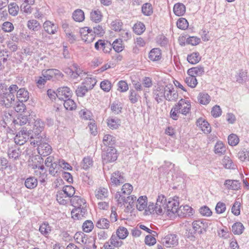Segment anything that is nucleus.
Returning <instances> with one entry per match:
<instances>
[{
  "label": "nucleus",
  "instance_id": "1",
  "mask_svg": "<svg viewBox=\"0 0 249 249\" xmlns=\"http://www.w3.org/2000/svg\"><path fill=\"white\" fill-rule=\"evenodd\" d=\"M47 141L46 135H43L40 138H35V140H30V144L35 147L37 146L38 153L43 157L48 156L52 151V147Z\"/></svg>",
  "mask_w": 249,
  "mask_h": 249
},
{
  "label": "nucleus",
  "instance_id": "2",
  "mask_svg": "<svg viewBox=\"0 0 249 249\" xmlns=\"http://www.w3.org/2000/svg\"><path fill=\"white\" fill-rule=\"evenodd\" d=\"M45 123L40 119L37 118L35 120L32 131L34 134L31 136L30 140H35V138H41L43 135H46L43 132L45 127Z\"/></svg>",
  "mask_w": 249,
  "mask_h": 249
},
{
  "label": "nucleus",
  "instance_id": "3",
  "mask_svg": "<svg viewBox=\"0 0 249 249\" xmlns=\"http://www.w3.org/2000/svg\"><path fill=\"white\" fill-rule=\"evenodd\" d=\"M118 155L116 149L113 146L107 147L102 154V159L105 163L113 162L117 159Z\"/></svg>",
  "mask_w": 249,
  "mask_h": 249
},
{
  "label": "nucleus",
  "instance_id": "4",
  "mask_svg": "<svg viewBox=\"0 0 249 249\" xmlns=\"http://www.w3.org/2000/svg\"><path fill=\"white\" fill-rule=\"evenodd\" d=\"M178 97V92L175 90L173 86L168 84L165 86L164 99L169 102H176Z\"/></svg>",
  "mask_w": 249,
  "mask_h": 249
},
{
  "label": "nucleus",
  "instance_id": "5",
  "mask_svg": "<svg viewBox=\"0 0 249 249\" xmlns=\"http://www.w3.org/2000/svg\"><path fill=\"white\" fill-rule=\"evenodd\" d=\"M178 239L176 234H168L161 239L164 246L167 248L174 247L178 244Z\"/></svg>",
  "mask_w": 249,
  "mask_h": 249
},
{
  "label": "nucleus",
  "instance_id": "6",
  "mask_svg": "<svg viewBox=\"0 0 249 249\" xmlns=\"http://www.w3.org/2000/svg\"><path fill=\"white\" fill-rule=\"evenodd\" d=\"M176 105L181 114L186 115L190 113L191 106L189 101L181 99Z\"/></svg>",
  "mask_w": 249,
  "mask_h": 249
},
{
  "label": "nucleus",
  "instance_id": "7",
  "mask_svg": "<svg viewBox=\"0 0 249 249\" xmlns=\"http://www.w3.org/2000/svg\"><path fill=\"white\" fill-rule=\"evenodd\" d=\"M72 91L70 88L67 87H63L59 88L57 89L56 96L61 100L65 101L68 98H70L72 96Z\"/></svg>",
  "mask_w": 249,
  "mask_h": 249
},
{
  "label": "nucleus",
  "instance_id": "8",
  "mask_svg": "<svg viewBox=\"0 0 249 249\" xmlns=\"http://www.w3.org/2000/svg\"><path fill=\"white\" fill-rule=\"evenodd\" d=\"M1 96V99L0 100V105L6 108L11 107L15 100L14 94H8L6 92L5 94Z\"/></svg>",
  "mask_w": 249,
  "mask_h": 249
},
{
  "label": "nucleus",
  "instance_id": "9",
  "mask_svg": "<svg viewBox=\"0 0 249 249\" xmlns=\"http://www.w3.org/2000/svg\"><path fill=\"white\" fill-rule=\"evenodd\" d=\"M21 153L20 148L16 144L8 146L7 154L10 159L14 160L19 159Z\"/></svg>",
  "mask_w": 249,
  "mask_h": 249
},
{
  "label": "nucleus",
  "instance_id": "10",
  "mask_svg": "<svg viewBox=\"0 0 249 249\" xmlns=\"http://www.w3.org/2000/svg\"><path fill=\"white\" fill-rule=\"evenodd\" d=\"M193 230L196 233L200 234L206 231L208 227V224L204 220H196L192 223Z\"/></svg>",
  "mask_w": 249,
  "mask_h": 249
},
{
  "label": "nucleus",
  "instance_id": "11",
  "mask_svg": "<svg viewBox=\"0 0 249 249\" xmlns=\"http://www.w3.org/2000/svg\"><path fill=\"white\" fill-rule=\"evenodd\" d=\"M153 96L158 104L161 103L164 99L165 86H158L153 91Z\"/></svg>",
  "mask_w": 249,
  "mask_h": 249
},
{
  "label": "nucleus",
  "instance_id": "12",
  "mask_svg": "<svg viewBox=\"0 0 249 249\" xmlns=\"http://www.w3.org/2000/svg\"><path fill=\"white\" fill-rule=\"evenodd\" d=\"M125 181L123 174L119 171L114 172L111 177V183L112 185L118 186L124 183Z\"/></svg>",
  "mask_w": 249,
  "mask_h": 249
},
{
  "label": "nucleus",
  "instance_id": "13",
  "mask_svg": "<svg viewBox=\"0 0 249 249\" xmlns=\"http://www.w3.org/2000/svg\"><path fill=\"white\" fill-rule=\"evenodd\" d=\"M115 198L117 199L118 203L124 204L128 203L130 206H132L135 201H136L137 197L134 196H125L124 195L121 196L119 194H116Z\"/></svg>",
  "mask_w": 249,
  "mask_h": 249
},
{
  "label": "nucleus",
  "instance_id": "14",
  "mask_svg": "<svg viewBox=\"0 0 249 249\" xmlns=\"http://www.w3.org/2000/svg\"><path fill=\"white\" fill-rule=\"evenodd\" d=\"M71 217L74 220L81 219L86 217L87 214V208H74L71 212Z\"/></svg>",
  "mask_w": 249,
  "mask_h": 249
},
{
  "label": "nucleus",
  "instance_id": "15",
  "mask_svg": "<svg viewBox=\"0 0 249 249\" xmlns=\"http://www.w3.org/2000/svg\"><path fill=\"white\" fill-rule=\"evenodd\" d=\"M179 207V202L174 199L168 201L166 204L165 211L167 214H170V213H175L178 212Z\"/></svg>",
  "mask_w": 249,
  "mask_h": 249
},
{
  "label": "nucleus",
  "instance_id": "16",
  "mask_svg": "<svg viewBox=\"0 0 249 249\" xmlns=\"http://www.w3.org/2000/svg\"><path fill=\"white\" fill-rule=\"evenodd\" d=\"M74 238L77 243L83 244L85 245V246L88 243H89L90 242H92L94 240V239H92L90 238H89L87 235L82 232L76 233L74 235Z\"/></svg>",
  "mask_w": 249,
  "mask_h": 249
},
{
  "label": "nucleus",
  "instance_id": "17",
  "mask_svg": "<svg viewBox=\"0 0 249 249\" xmlns=\"http://www.w3.org/2000/svg\"><path fill=\"white\" fill-rule=\"evenodd\" d=\"M95 48L97 50H102L104 53H108L111 50V44L107 41L99 39L95 43Z\"/></svg>",
  "mask_w": 249,
  "mask_h": 249
},
{
  "label": "nucleus",
  "instance_id": "18",
  "mask_svg": "<svg viewBox=\"0 0 249 249\" xmlns=\"http://www.w3.org/2000/svg\"><path fill=\"white\" fill-rule=\"evenodd\" d=\"M34 174L36 177L38 178L41 182L43 183L45 181L47 174V171L43 165L39 166L38 168L36 167L35 170Z\"/></svg>",
  "mask_w": 249,
  "mask_h": 249
},
{
  "label": "nucleus",
  "instance_id": "19",
  "mask_svg": "<svg viewBox=\"0 0 249 249\" xmlns=\"http://www.w3.org/2000/svg\"><path fill=\"white\" fill-rule=\"evenodd\" d=\"M71 202L74 208H87V207L85 199L77 196H74L71 199Z\"/></svg>",
  "mask_w": 249,
  "mask_h": 249
},
{
  "label": "nucleus",
  "instance_id": "20",
  "mask_svg": "<svg viewBox=\"0 0 249 249\" xmlns=\"http://www.w3.org/2000/svg\"><path fill=\"white\" fill-rule=\"evenodd\" d=\"M43 28L48 34L53 35L57 32L58 26L51 21L47 20L43 23Z\"/></svg>",
  "mask_w": 249,
  "mask_h": 249
},
{
  "label": "nucleus",
  "instance_id": "21",
  "mask_svg": "<svg viewBox=\"0 0 249 249\" xmlns=\"http://www.w3.org/2000/svg\"><path fill=\"white\" fill-rule=\"evenodd\" d=\"M17 98L21 103L26 102L29 98V92L25 88H21L17 91Z\"/></svg>",
  "mask_w": 249,
  "mask_h": 249
},
{
  "label": "nucleus",
  "instance_id": "22",
  "mask_svg": "<svg viewBox=\"0 0 249 249\" xmlns=\"http://www.w3.org/2000/svg\"><path fill=\"white\" fill-rule=\"evenodd\" d=\"M224 185L229 190H237L241 187V183L237 180L227 179Z\"/></svg>",
  "mask_w": 249,
  "mask_h": 249
},
{
  "label": "nucleus",
  "instance_id": "23",
  "mask_svg": "<svg viewBox=\"0 0 249 249\" xmlns=\"http://www.w3.org/2000/svg\"><path fill=\"white\" fill-rule=\"evenodd\" d=\"M196 125L205 133H209L211 131L209 124L202 118H199L197 120Z\"/></svg>",
  "mask_w": 249,
  "mask_h": 249
},
{
  "label": "nucleus",
  "instance_id": "24",
  "mask_svg": "<svg viewBox=\"0 0 249 249\" xmlns=\"http://www.w3.org/2000/svg\"><path fill=\"white\" fill-rule=\"evenodd\" d=\"M95 196L98 199H104L108 195V191L107 188L100 187L95 190Z\"/></svg>",
  "mask_w": 249,
  "mask_h": 249
},
{
  "label": "nucleus",
  "instance_id": "25",
  "mask_svg": "<svg viewBox=\"0 0 249 249\" xmlns=\"http://www.w3.org/2000/svg\"><path fill=\"white\" fill-rule=\"evenodd\" d=\"M147 205V197L145 196H140L137 201L136 207L140 211H142L146 209Z\"/></svg>",
  "mask_w": 249,
  "mask_h": 249
},
{
  "label": "nucleus",
  "instance_id": "26",
  "mask_svg": "<svg viewBox=\"0 0 249 249\" xmlns=\"http://www.w3.org/2000/svg\"><path fill=\"white\" fill-rule=\"evenodd\" d=\"M84 32H87V34L84 35V38L83 39L85 40V42L88 43L92 42L94 39L95 36L92 34V30L86 27L80 30L81 34L84 33Z\"/></svg>",
  "mask_w": 249,
  "mask_h": 249
},
{
  "label": "nucleus",
  "instance_id": "27",
  "mask_svg": "<svg viewBox=\"0 0 249 249\" xmlns=\"http://www.w3.org/2000/svg\"><path fill=\"white\" fill-rule=\"evenodd\" d=\"M161 58V53L159 48H154L149 53V58L153 61H158Z\"/></svg>",
  "mask_w": 249,
  "mask_h": 249
},
{
  "label": "nucleus",
  "instance_id": "28",
  "mask_svg": "<svg viewBox=\"0 0 249 249\" xmlns=\"http://www.w3.org/2000/svg\"><path fill=\"white\" fill-rule=\"evenodd\" d=\"M204 73V68L201 66L190 68L187 71L188 75H195L196 77V76H201Z\"/></svg>",
  "mask_w": 249,
  "mask_h": 249
},
{
  "label": "nucleus",
  "instance_id": "29",
  "mask_svg": "<svg viewBox=\"0 0 249 249\" xmlns=\"http://www.w3.org/2000/svg\"><path fill=\"white\" fill-rule=\"evenodd\" d=\"M236 81L239 83H244L249 80L247 71L241 70L236 76Z\"/></svg>",
  "mask_w": 249,
  "mask_h": 249
},
{
  "label": "nucleus",
  "instance_id": "30",
  "mask_svg": "<svg viewBox=\"0 0 249 249\" xmlns=\"http://www.w3.org/2000/svg\"><path fill=\"white\" fill-rule=\"evenodd\" d=\"M173 11L176 15L181 16L185 13L186 8L185 5L182 3H176L174 6Z\"/></svg>",
  "mask_w": 249,
  "mask_h": 249
},
{
  "label": "nucleus",
  "instance_id": "31",
  "mask_svg": "<svg viewBox=\"0 0 249 249\" xmlns=\"http://www.w3.org/2000/svg\"><path fill=\"white\" fill-rule=\"evenodd\" d=\"M39 231L42 235L47 237L52 231V227L48 222H43L40 226Z\"/></svg>",
  "mask_w": 249,
  "mask_h": 249
},
{
  "label": "nucleus",
  "instance_id": "32",
  "mask_svg": "<svg viewBox=\"0 0 249 249\" xmlns=\"http://www.w3.org/2000/svg\"><path fill=\"white\" fill-rule=\"evenodd\" d=\"M133 190L132 186L129 183H125L123 185L121 191L117 192L116 194H119L121 196L124 195L125 196H129Z\"/></svg>",
  "mask_w": 249,
  "mask_h": 249
},
{
  "label": "nucleus",
  "instance_id": "33",
  "mask_svg": "<svg viewBox=\"0 0 249 249\" xmlns=\"http://www.w3.org/2000/svg\"><path fill=\"white\" fill-rule=\"evenodd\" d=\"M37 180L34 177H29L27 178L24 182L25 186L26 188L32 189L36 188L37 185Z\"/></svg>",
  "mask_w": 249,
  "mask_h": 249
},
{
  "label": "nucleus",
  "instance_id": "34",
  "mask_svg": "<svg viewBox=\"0 0 249 249\" xmlns=\"http://www.w3.org/2000/svg\"><path fill=\"white\" fill-rule=\"evenodd\" d=\"M104 145L110 147L113 146L115 142V138L111 135H105L103 139Z\"/></svg>",
  "mask_w": 249,
  "mask_h": 249
},
{
  "label": "nucleus",
  "instance_id": "35",
  "mask_svg": "<svg viewBox=\"0 0 249 249\" xmlns=\"http://www.w3.org/2000/svg\"><path fill=\"white\" fill-rule=\"evenodd\" d=\"M201 60V57L198 52H194L188 55L187 61L192 64H196Z\"/></svg>",
  "mask_w": 249,
  "mask_h": 249
},
{
  "label": "nucleus",
  "instance_id": "36",
  "mask_svg": "<svg viewBox=\"0 0 249 249\" xmlns=\"http://www.w3.org/2000/svg\"><path fill=\"white\" fill-rule=\"evenodd\" d=\"M197 100L200 104L207 105L210 102L211 97L207 93L200 92L198 95Z\"/></svg>",
  "mask_w": 249,
  "mask_h": 249
},
{
  "label": "nucleus",
  "instance_id": "37",
  "mask_svg": "<svg viewBox=\"0 0 249 249\" xmlns=\"http://www.w3.org/2000/svg\"><path fill=\"white\" fill-rule=\"evenodd\" d=\"M96 84V80L94 78L86 77L82 84L86 87L89 90L93 88Z\"/></svg>",
  "mask_w": 249,
  "mask_h": 249
},
{
  "label": "nucleus",
  "instance_id": "38",
  "mask_svg": "<svg viewBox=\"0 0 249 249\" xmlns=\"http://www.w3.org/2000/svg\"><path fill=\"white\" fill-rule=\"evenodd\" d=\"M116 236L120 239H124L128 235V231L126 228L120 226L116 231Z\"/></svg>",
  "mask_w": 249,
  "mask_h": 249
},
{
  "label": "nucleus",
  "instance_id": "39",
  "mask_svg": "<svg viewBox=\"0 0 249 249\" xmlns=\"http://www.w3.org/2000/svg\"><path fill=\"white\" fill-rule=\"evenodd\" d=\"M29 119L27 115H20L16 119H14L13 123L15 125H23L27 124Z\"/></svg>",
  "mask_w": 249,
  "mask_h": 249
},
{
  "label": "nucleus",
  "instance_id": "40",
  "mask_svg": "<svg viewBox=\"0 0 249 249\" xmlns=\"http://www.w3.org/2000/svg\"><path fill=\"white\" fill-rule=\"evenodd\" d=\"M61 192L64 194V195H66V196L69 197H73L74 196V195L75 193L74 188L71 185L64 186Z\"/></svg>",
  "mask_w": 249,
  "mask_h": 249
},
{
  "label": "nucleus",
  "instance_id": "41",
  "mask_svg": "<svg viewBox=\"0 0 249 249\" xmlns=\"http://www.w3.org/2000/svg\"><path fill=\"white\" fill-rule=\"evenodd\" d=\"M93 165V160L90 157H85L81 163V167L84 170H88Z\"/></svg>",
  "mask_w": 249,
  "mask_h": 249
},
{
  "label": "nucleus",
  "instance_id": "42",
  "mask_svg": "<svg viewBox=\"0 0 249 249\" xmlns=\"http://www.w3.org/2000/svg\"><path fill=\"white\" fill-rule=\"evenodd\" d=\"M244 227L241 222H236L232 226V231L234 234H241L243 233Z\"/></svg>",
  "mask_w": 249,
  "mask_h": 249
},
{
  "label": "nucleus",
  "instance_id": "43",
  "mask_svg": "<svg viewBox=\"0 0 249 249\" xmlns=\"http://www.w3.org/2000/svg\"><path fill=\"white\" fill-rule=\"evenodd\" d=\"M107 125L112 129H117L120 125V120L116 118H110L107 119Z\"/></svg>",
  "mask_w": 249,
  "mask_h": 249
},
{
  "label": "nucleus",
  "instance_id": "44",
  "mask_svg": "<svg viewBox=\"0 0 249 249\" xmlns=\"http://www.w3.org/2000/svg\"><path fill=\"white\" fill-rule=\"evenodd\" d=\"M109 225V221L106 218H100L96 224V227L101 229H107Z\"/></svg>",
  "mask_w": 249,
  "mask_h": 249
},
{
  "label": "nucleus",
  "instance_id": "45",
  "mask_svg": "<svg viewBox=\"0 0 249 249\" xmlns=\"http://www.w3.org/2000/svg\"><path fill=\"white\" fill-rule=\"evenodd\" d=\"M70 98H68L67 100L64 101V106L67 110H75L76 108V104L73 100Z\"/></svg>",
  "mask_w": 249,
  "mask_h": 249
},
{
  "label": "nucleus",
  "instance_id": "46",
  "mask_svg": "<svg viewBox=\"0 0 249 249\" xmlns=\"http://www.w3.org/2000/svg\"><path fill=\"white\" fill-rule=\"evenodd\" d=\"M128 97L130 102L132 104H135L140 99L141 96L138 94V91L134 89H130L129 90V95Z\"/></svg>",
  "mask_w": 249,
  "mask_h": 249
},
{
  "label": "nucleus",
  "instance_id": "47",
  "mask_svg": "<svg viewBox=\"0 0 249 249\" xmlns=\"http://www.w3.org/2000/svg\"><path fill=\"white\" fill-rule=\"evenodd\" d=\"M72 17L75 21L81 22L85 18L84 13L82 10L77 9L73 12Z\"/></svg>",
  "mask_w": 249,
  "mask_h": 249
},
{
  "label": "nucleus",
  "instance_id": "48",
  "mask_svg": "<svg viewBox=\"0 0 249 249\" xmlns=\"http://www.w3.org/2000/svg\"><path fill=\"white\" fill-rule=\"evenodd\" d=\"M102 18L101 12L98 10L92 11L90 13L91 19L96 23H98L101 21Z\"/></svg>",
  "mask_w": 249,
  "mask_h": 249
},
{
  "label": "nucleus",
  "instance_id": "49",
  "mask_svg": "<svg viewBox=\"0 0 249 249\" xmlns=\"http://www.w3.org/2000/svg\"><path fill=\"white\" fill-rule=\"evenodd\" d=\"M185 82L189 87L192 88L196 87L197 84L196 77L193 75H188V76L185 79Z\"/></svg>",
  "mask_w": 249,
  "mask_h": 249
},
{
  "label": "nucleus",
  "instance_id": "50",
  "mask_svg": "<svg viewBox=\"0 0 249 249\" xmlns=\"http://www.w3.org/2000/svg\"><path fill=\"white\" fill-rule=\"evenodd\" d=\"M1 30L4 33H11L14 29V26L12 23L9 21L4 22L1 25H0Z\"/></svg>",
  "mask_w": 249,
  "mask_h": 249
},
{
  "label": "nucleus",
  "instance_id": "51",
  "mask_svg": "<svg viewBox=\"0 0 249 249\" xmlns=\"http://www.w3.org/2000/svg\"><path fill=\"white\" fill-rule=\"evenodd\" d=\"M222 164L225 168L234 169L235 165L231 160L228 156H225L222 160Z\"/></svg>",
  "mask_w": 249,
  "mask_h": 249
},
{
  "label": "nucleus",
  "instance_id": "52",
  "mask_svg": "<svg viewBox=\"0 0 249 249\" xmlns=\"http://www.w3.org/2000/svg\"><path fill=\"white\" fill-rule=\"evenodd\" d=\"M29 139L25 136L21 135L18 133L14 138V141L16 145H21L24 144Z\"/></svg>",
  "mask_w": 249,
  "mask_h": 249
},
{
  "label": "nucleus",
  "instance_id": "53",
  "mask_svg": "<svg viewBox=\"0 0 249 249\" xmlns=\"http://www.w3.org/2000/svg\"><path fill=\"white\" fill-rule=\"evenodd\" d=\"M226 152V147L221 142H217L215 145L214 152L216 154L221 155Z\"/></svg>",
  "mask_w": 249,
  "mask_h": 249
},
{
  "label": "nucleus",
  "instance_id": "54",
  "mask_svg": "<svg viewBox=\"0 0 249 249\" xmlns=\"http://www.w3.org/2000/svg\"><path fill=\"white\" fill-rule=\"evenodd\" d=\"M19 8L18 4L15 2H12L8 5V12L10 15L15 16L18 14Z\"/></svg>",
  "mask_w": 249,
  "mask_h": 249
},
{
  "label": "nucleus",
  "instance_id": "55",
  "mask_svg": "<svg viewBox=\"0 0 249 249\" xmlns=\"http://www.w3.org/2000/svg\"><path fill=\"white\" fill-rule=\"evenodd\" d=\"M27 27L30 30L38 31L40 28L39 23L35 19L30 20L28 21Z\"/></svg>",
  "mask_w": 249,
  "mask_h": 249
},
{
  "label": "nucleus",
  "instance_id": "56",
  "mask_svg": "<svg viewBox=\"0 0 249 249\" xmlns=\"http://www.w3.org/2000/svg\"><path fill=\"white\" fill-rule=\"evenodd\" d=\"M121 239L117 236H116L115 234H113L110 239V244L114 247L119 248L123 244Z\"/></svg>",
  "mask_w": 249,
  "mask_h": 249
},
{
  "label": "nucleus",
  "instance_id": "57",
  "mask_svg": "<svg viewBox=\"0 0 249 249\" xmlns=\"http://www.w3.org/2000/svg\"><path fill=\"white\" fill-rule=\"evenodd\" d=\"M122 42V39H117L111 44V47H112L115 52L119 53L123 50L124 47L123 46Z\"/></svg>",
  "mask_w": 249,
  "mask_h": 249
},
{
  "label": "nucleus",
  "instance_id": "58",
  "mask_svg": "<svg viewBox=\"0 0 249 249\" xmlns=\"http://www.w3.org/2000/svg\"><path fill=\"white\" fill-rule=\"evenodd\" d=\"M142 13L145 16H150L153 13L152 5L149 3L144 4L142 7Z\"/></svg>",
  "mask_w": 249,
  "mask_h": 249
},
{
  "label": "nucleus",
  "instance_id": "59",
  "mask_svg": "<svg viewBox=\"0 0 249 249\" xmlns=\"http://www.w3.org/2000/svg\"><path fill=\"white\" fill-rule=\"evenodd\" d=\"M133 29L134 32L138 35H141L145 30L144 24L141 22L136 23Z\"/></svg>",
  "mask_w": 249,
  "mask_h": 249
},
{
  "label": "nucleus",
  "instance_id": "60",
  "mask_svg": "<svg viewBox=\"0 0 249 249\" xmlns=\"http://www.w3.org/2000/svg\"><path fill=\"white\" fill-rule=\"evenodd\" d=\"M122 104L119 101H114L111 105V109L115 114H118L121 112Z\"/></svg>",
  "mask_w": 249,
  "mask_h": 249
},
{
  "label": "nucleus",
  "instance_id": "61",
  "mask_svg": "<svg viewBox=\"0 0 249 249\" xmlns=\"http://www.w3.org/2000/svg\"><path fill=\"white\" fill-rule=\"evenodd\" d=\"M49 172L50 174L53 176H55V175L58 173V171L59 169V162L55 161L54 163L50 166H49Z\"/></svg>",
  "mask_w": 249,
  "mask_h": 249
},
{
  "label": "nucleus",
  "instance_id": "62",
  "mask_svg": "<svg viewBox=\"0 0 249 249\" xmlns=\"http://www.w3.org/2000/svg\"><path fill=\"white\" fill-rule=\"evenodd\" d=\"M177 26L179 29L185 30L188 27L189 23L185 18H181L178 20Z\"/></svg>",
  "mask_w": 249,
  "mask_h": 249
},
{
  "label": "nucleus",
  "instance_id": "63",
  "mask_svg": "<svg viewBox=\"0 0 249 249\" xmlns=\"http://www.w3.org/2000/svg\"><path fill=\"white\" fill-rule=\"evenodd\" d=\"M89 90L83 84L79 86L75 90V93L78 97H84Z\"/></svg>",
  "mask_w": 249,
  "mask_h": 249
},
{
  "label": "nucleus",
  "instance_id": "64",
  "mask_svg": "<svg viewBox=\"0 0 249 249\" xmlns=\"http://www.w3.org/2000/svg\"><path fill=\"white\" fill-rule=\"evenodd\" d=\"M228 143L230 145L235 146L239 142V139L238 136L234 134L230 135L228 137Z\"/></svg>",
  "mask_w": 249,
  "mask_h": 249
}]
</instances>
